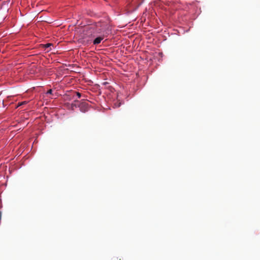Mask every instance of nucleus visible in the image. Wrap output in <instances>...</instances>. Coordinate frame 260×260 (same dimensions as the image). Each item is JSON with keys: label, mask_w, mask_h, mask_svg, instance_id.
I'll return each mask as SVG.
<instances>
[{"label": "nucleus", "mask_w": 260, "mask_h": 260, "mask_svg": "<svg viewBox=\"0 0 260 260\" xmlns=\"http://www.w3.org/2000/svg\"><path fill=\"white\" fill-rule=\"evenodd\" d=\"M111 31L109 24L105 23L98 22L89 27L87 31V36L91 39L104 35H108Z\"/></svg>", "instance_id": "nucleus-1"}, {"label": "nucleus", "mask_w": 260, "mask_h": 260, "mask_svg": "<svg viewBox=\"0 0 260 260\" xmlns=\"http://www.w3.org/2000/svg\"><path fill=\"white\" fill-rule=\"evenodd\" d=\"M75 103L72 104V106H75V107L78 106L81 112L85 113L88 110V104L86 102L82 101L80 103L79 101L75 100Z\"/></svg>", "instance_id": "nucleus-2"}, {"label": "nucleus", "mask_w": 260, "mask_h": 260, "mask_svg": "<svg viewBox=\"0 0 260 260\" xmlns=\"http://www.w3.org/2000/svg\"><path fill=\"white\" fill-rule=\"evenodd\" d=\"M107 36L108 35H102L101 36H96L93 38L94 39L92 41L93 45L99 44L102 42V41L103 40L105 37H107Z\"/></svg>", "instance_id": "nucleus-3"}, {"label": "nucleus", "mask_w": 260, "mask_h": 260, "mask_svg": "<svg viewBox=\"0 0 260 260\" xmlns=\"http://www.w3.org/2000/svg\"><path fill=\"white\" fill-rule=\"evenodd\" d=\"M74 93V94L73 95V97L74 99L75 98V95L77 96L78 99L80 98L81 96V93L80 92H79L75 91Z\"/></svg>", "instance_id": "nucleus-4"}, {"label": "nucleus", "mask_w": 260, "mask_h": 260, "mask_svg": "<svg viewBox=\"0 0 260 260\" xmlns=\"http://www.w3.org/2000/svg\"><path fill=\"white\" fill-rule=\"evenodd\" d=\"M53 46V44L51 43H47L44 45L45 49L46 50L47 49L50 48L51 46Z\"/></svg>", "instance_id": "nucleus-5"}, {"label": "nucleus", "mask_w": 260, "mask_h": 260, "mask_svg": "<svg viewBox=\"0 0 260 260\" xmlns=\"http://www.w3.org/2000/svg\"><path fill=\"white\" fill-rule=\"evenodd\" d=\"M121 257L119 256H113L112 258V260H122Z\"/></svg>", "instance_id": "nucleus-6"}, {"label": "nucleus", "mask_w": 260, "mask_h": 260, "mask_svg": "<svg viewBox=\"0 0 260 260\" xmlns=\"http://www.w3.org/2000/svg\"><path fill=\"white\" fill-rule=\"evenodd\" d=\"M52 93V90L51 89H49L46 93V94H51Z\"/></svg>", "instance_id": "nucleus-7"}, {"label": "nucleus", "mask_w": 260, "mask_h": 260, "mask_svg": "<svg viewBox=\"0 0 260 260\" xmlns=\"http://www.w3.org/2000/svg\"><path fill=\"white\" fill-rule=\"evenodd\" d=\"M120 105H121V103H118V104H116V103H115L114 105H115V107H119L120 106Z\"/></svg>", "instance_id": "nucleus-8"}, {"label": "nucleus", "mask_w": 260, "mask_h": 260, "mask_svg": "<svg viewBox=\"0 0 260 260\" xmlns=\"http://www.w3.org/2000/svg\"><path fill=\"white\" fill-rule=\"evenodd\" d=\"M108 84V82H105L103 83V85H106Z\"/></svg>", "instance_id": "nucleus-9"}, {"label": "nucleus", "mask_w": 260, "mask_h": 260, "mask_svg": "<svg viewBox=\"0 0 260 260\" xmlns=\"http://www.w3.org/2000/svg\"><path fill=\"white\" fill-rule=\"evenodd\" d=\"M1 217H2V214H1V212H0V220H1Z\"/></svg>", "instance_id": "nucleus-10"}, {"label": "nucleus", "mask_w": 260, "mask_h": 260, "mask_svg": "<svg viewBox=\"0 0 260 260\" xmlns=\"http://www.w3.org/2000/svg\"><path fill=\"white\" fill-rule=\"evenodd\" d=\"M129 13H130V12H127L126 13V14H129Z\"/></svg>", "instance_id": "nucleus-11"}, {"label": "nucleus", "mask_w": 260, "mask_h": 260, "mask_svg": "<svg viewBox=\"0 0 260 260\" xmlns=\"http://www.w3.org/2000/svg\"><path fill=\"white\" fill-rule=\"evenodd\" d=\"M51 50V49L47 50V51H49Z\"/></svg>", "instance_id": "nucleus-12"}]
</instances>
